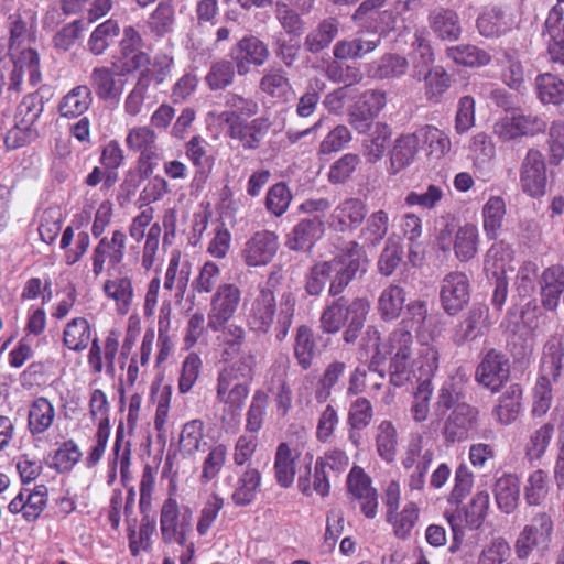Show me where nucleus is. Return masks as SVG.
Segmentation results:
<instances>
[{
    "mask_svg": "<svg viewBox=\"0 0 564 564\" xmlns=\"http://www.w3.org/2000/svg\"><path fill=\"white\" fill-rule=\"evenodd\" d=\"M382 357H389V379L403 387L413 379L435 377L441 354L436 346L417 343L409 328L395 326L381 345Z\"/></svg>",
    "mask_w": 564,
    "mask_h": 564,
    "instance_id": "1",
    "label": "nucleus"
},
{
    "mask_svg": "<svg viewBox=\"0 0 564 564\" xmlns=\"http://www.w3.org/2000/svg\"><path fill=\"white\" fill-rule=\"evenodd\" d=\"M366 263L364 247L359 242L350 240L338 250L333 260L319 261L310 268L304 279L305 292L310 296H319L335 267L336 273L330 280L328 294L336 297L345 291L360 271H366L364 268Z\"/></svg>",
    "mask_w": 564,
    "mask_h": 564,
    "instance_id": "2",
    "label": "nucleus"
},
{
    "mask_svg": "<svg viewBox=\"0 0 564 564\" xmlns=\"http://www.w3.org/2000/svg\"><path fill=\"white\" fill-rule=\"evenodd\" d=\"M296 303V295L292 291L284 292L278 313L274 291L265 286L260 288L248 311L249 330L257 335H267L273 328L275 340L282 343L292 327Z\"/></svg>",
    "mask_w": 564,
    "mask_h": 564,
    "instance_id": "3",
    "label": "nucleus"
},
{
    "mask_svg": "<svg viewBox=\"0 0 564 564\" xmlns=\"http://www.w3.org/2000/svg\"><path fill=\"white\" fill-rule=\"evenodd\" d=\"M254 368L256 357L250 354L218 370L215 383L216 401L223 405L225 412L240 415L250 393Z\"/></svg>",
    "mask_w": 564,
    "mask_h": 564,
    "instance_id": "4",
    "label": "nucleus"
},
{
    "mask_svg": "<svg viewBox=\"0 0 564 564\" xmlns=\"http://www.w3.org/2000/svg\"><path fill=\"white\" fill-rule=\"evenodd\" d=\"M193 511L191 507L178 502L170 489L167 498L160 509V532L165 544L176 543L188 545L187 540L192 531Z\"/></svg>",
    "mask_w": 564,
    "mask_h": 564,
    "instance_id": "5",
    "label": "nucleus"
},
{
    "mask_svg": "<svg viewBox=\"0 0 564 564\" xmlns=\"http://www.w3.org/2000/svg\"><path fill=\"white\" fill-rule=\"evenodd\" d=\"M554 535V521L547 511L535 512L530 522L520 531L516 542L514 552L519 560H527L534 550L546 552L550 550Z\"/></svg>",
    "mask_w": 564,
    "mask_h": 564,
    "instance_id": "6",
    "label": "nucleus"
},
{
    "mask_svg": "<svg viewBox=\"0 0 564 564\" xmlns=\"http://www.w3.org/2000/svg\"><path fill=\"white\" fill-rule=\"evenodd\" d=\"M546 129L547 122L542 116L516 109L495 122L494 134L499 140L508 142L521 138H533L544 133Z\"/></svg>",
    "mask_w": 564,
    "mask_h": 564,
    "instance_id": "7",
    "label": "nucleus"
},
{
    "mask_svg": "<svg viewBox=\"0 0 564 564\" xmlns=\"http://www.w3.org/2000/svg\"><path fill=\"white\" fill-rule=\"evenodd\" d=\"M242 301V291L231 282L217 286L212 294L207 313V327L213 333L220 332L237 314Z\"/></svg>",
    "mask_w": 564,
    "mask_h": 564,
    "instance_id": "8",
    "label": "nucleus"
},
{
    "mask_svg": "<svg viewBox=\"0 0 564 564\" xmlns=\"http://www.w3.org/2000/svg\"><path fill=\"white\" fill-rule=\"evenodd\" d=\"M9 51L11 56L35 61V11L18 10L9 17Z\"/></svg>",
    "mask_w": 564,
    "mask_h": 564,
    "instance_id": "9",
    "label": "nucleus"
},
{
    "mask_svg": "<svg viewBox=\"0 0 564 564\" xmlns=\"http://www.w3.org/2000/svg\"><path fill=\"white\" fill-rule=\"evenodd\" d=\"M347 498L350 506L359 507L367 519H375L378 513V491L372 487L370 476L362 467H351L346 479Z\"/></svg>",
    "mask_w": 564,
    "mask_h": 564,
    "instance_id": "10",
    "label": "nucleus"
},
{
    "mask_svg": "<svg viewBox=\"0 0 564 564\" xmlns=\"http://www.w3.org/2000/svg\"><path fill=\"white\" fill-rule=\"evenodd\" d=\"M126 145L132 152H138V171L142 177L153 174L159 161V148L156 134L147 126H138L130 129L126 137Z\"/></svg>",
    "mask_w": 564,
    "mask_h": 564,
    "instance_id": "11",
    "label": "nucleus"
},
{
    "mask_svg": "<svg viewBox=\"0 0 564 564\" xmlns=\"http://www.w3.org/2000/svg\"><path fill=\"white\" fill-rule=\"evenodd\" d=\"M127 248V235L121 229H116L109 236H102L94 247L90 254L91 271L95 278L101 275L108 269L121 265Z\"/></svg>",
    "mask_w": 564,
    "mask_h": 564,
    "instance_id": "12",
    "label": "nucleus"
},
{
    "mask_svg": "<svg viewBox=\"0 0 564 564\" xmlns=\"http://www.w3.org/2000/svg\"><path fill=\"white\" fill-rule=\"evenodd\" d=\"M279 249V236L274 231L262 229L253 232L246 240L240 257L246 267L260 268L270 264Z\"/></svg>",
    "mask_w": 564,
    "mask_h": 564,
    "instance_id": "13",
    "label": "nucleus"
},
{
    "mask_svg": "<svg viewBox=\"0 0 564 564\" xmlns=\"http://www.w3.org/2000/svg\"><path fill=\"white\" fill-rule=\"evenodd\" d=\"M358 311H369L370 303L365 297H355L349 301L344 295H338L329 304H327L319 318L321 328L324 333L336 334L338 333Z\"/></svg>",
    "mask_w": 564,
    "mask_h": 564,
    "instance_id": "14",
    "label": "nucleus"
},
{
    "mask_svg": "<svg viewBox=\"0 0 564 564\" xmlns=\"http://www.w3.org/2000/svg\"><path fill=\"white\" fill-rule=\"evenodd\" d=\"M470 300V281L464 272L447 273L440 285V302L448 315H457Z\"/></svg>",
    "mask_w": 564,
    "mask_h": 564,
    "instance_id": "15",
    "label": "nucleus"
},
{
    "mask_svg": "<svg viewBox=\"0 0 564 564\" xmlns=\"http://www.w3.org/2000/svg\"><path fill=\"white\" fill-rule=\"evenodd\" d=\"M520 185L522 192L532 198H541L546 193V164L538 149H529L521 163Z\"/></svg>",
    "mask_w": 564,
    "mask_h": 564,
    "instance_id": "16",
    "label": "nucleus"
},
{
    "mask_svg": "<svg viewBox=\"0 0 564 564\" xmlns=\"http://www.w3.org/2000/svg\"><path fill=\"white\" fill-rule=\"evenodd\" d=\"M271 128V122L265 117H253L251 120L241 119L226 124V137L235 140L246 151H254L261 148Z\"/></svg>",
    "mask_w": 564,
    "mask_h": 564,
    "instance_id": "17",
    "label": "nucleus"
},
{
    "mask_svg": "<svg viewBox=\"0 0 564 564\" xmlns=\"http://www.w3.org/2000/svg\"><path fill=\"white\" fill-rule=\"evenodd\" d=\"M510 360L508 356L495 348L489 349L476 369V380L497 392L509 380Z\"/></svg>",
    "mask_w": 564,
    "mask_h": 564,
    "instance_id": "18",
    "label": "nucleus"
},
{
    "mask_svg": "<svg viewBox=\"0 0 564 564\" xmlns=\"http://www.w3.org/2000/svg\"><path fill=\"white\" fill-rule=\"evenodd\" d=\"M237 73L240 76L247 75L251 66L260 67L270 58L268 45L254 35H245L230 50Z\"/></svg>",
    "mask_w": 564,
    "mask_h": 564,
    "instance_id": "19",
    "label": "nucleus"
},
{
    "mask_svg": "<svg viewBox=\"0 0 564 564\" xmlns=\"http://www.w3.org/2000/svg\"><path fill=\"white\" fill-rule=\"evenodd\" d=\"M119 348L120 336L116 329L109 330L102 343L98 338H94L87 355L90 372L93 375H100L105 370L107 375L113 376Z\"/></svg>",
    "mask_w": 564,
    "mask_h": 564,
    "instance_id": "20",
    "label": "nucleus"
},
{
    "mask_svg": "<svg viewBox=\"0 0 564 564\" xmlns=\"http://www.w3.org/2000/svg\"><path fill=\"white\" fill-rule=\"evenodd\" d=\"M17 469L23 487L9 503V510L11 513H22L26 522H32L35 520V503L32 501L35 495V484H33L35 479L34 463L25 455L19 459Z\"/></svg>",
    "mask_w": 564,
    "mask_h": 564,
    "instance_id": "21",
    "label": "nucleus"
},
{
    "mask_svg": "<svg viewBox=\"0 0 564 564\" xmlns=\"http://www.w3.org/2000/svg\"><path fill=\"white\" fill-rule=\"evenodd\" d=\"M35 97L26 95L20 102L15 113V124L8 131L4 144L8 149H18L35 140Z\"/></svg>",
    "mask_w": 564,
    "mask_h": 564,
    "instance_id": "22",
    "label": "nucleus"
},
{
    "mask_svg": "<svg viewBox=\"0 0 564 564\" xmlns=\"http://www.w3.org/2000/svg\"><path fill=\"white\" fill-rule=\"evenodd\" d=\"M185 155L195 169L192 184L197 188L203 187L216 162V156L212 152L209 143L203 137L194 135L185 143Z\"/></svg>",
    "mask_w": 564,
    "mask_h": 564,
    "instance_id": "23",
    "label": "nucleus"
},
{
    "mask_svg": "<svg viewBox=\"0 0 564 564\" xmlns=\"http://www.w3.org/2000/svg\"><path fill=\"white\" fill-rule=\"evenodd\" d=\"M366 216V203L357 197H348L333 209L329 226L341 234L354 231L365 221Z\"/></svg>",
    "mask_w": 564,
    "mask_h": 564,
    "instance_id": "24",
    "label": "nucleus"
},
{
    "mask_svg": "<svg viewBox=\"0 0 564 564\" xmlns=\"http://www.w3.org/2000/svg\"><path fill=\"white\" fill-rule=\"evenodd\" d=\"M225 109L220 112H209V117L226 124L241 119H251L259 113V102L237 91H227L224 95Z\"/></svg>",
    "mask_w": 564,
    "mask_h": 564,
    "instance_id": "25",
    "label": "nucleus"
},
{
    "mask_svg": "<svg viewBox=\"0 0 564 564\" xmlns=\"http://www.w3.org/2000/svg\"><path fill=\"white\" fill-rule=\"evenodd\" d=\"M131 458L132 445L127 436L123 422H120L116 430L115 443L109 458L110 471L108 475V484H112L117 478V466H119L121 481L126 484L131 479Z\"/></svg>",
    "mask_w": 564,
    "mask_h": 564,
    "instance_id": "26",
    "label": "nucleus"
},
{
    "mask_svg": "<svg viewBox=\"0 0 564 564\" xmlns=\"http://www.w3.org/2000/svg\"><path fill=\"white\" fill-rule=\"evenodd\" d=\"M324 234V223L318 217L300 220L286 235L285 246L292 251H310Z\"/></svg>",
    "mask_w": 564,
    "mask_h": 564,
    "instance_id": "27",
    "label": "nucleus"
},
{
    "mask_svg": "<svg viewBox=\"0 0 564 564\" xmlns=\"http://www.w3.org/2000/svg\"><path fill=\"white\" fill-rule=\"evenodd\" d=\"M191 278V263L182 261V252L173 250L164 274L163 288L173 293L177 303L182 302Z\"/></svg>",
    "mask_w": 564,
    "mask_h": 564,
    "instance_id": "28",
    "label": "nucleus"
},
{
    "mask_svg": "<svg viewBox=\"0 0 564 564\" xmlns=\"http://www.w3.org/2000/svg\"><path fill=\"white\" fill-rule=\"evenodd\" d=\"M154 341L155 329L153 327H149L142 336L141 345L138 350L126 358L127 366L124 383L128 388L134 387L138 380L145 373L153 354Z\"/></svg>",
    "mask_w": 564,
    "mask_h": 564,
    "instance_id": "29",
    "label": "nucleus"
},
{
    "mask_svg": "<svg viewBox=\"0 0 564 564\" xmlns=\"http://www.w3.org/2000/svg\"><path fill=\"white\" fill-rule=\"evenodd\" d=\"M478 410L467 403H458L447 417L443 435L447 443L466 438L468 431L476 424Z\"/></svg>",
    "mask_w": 564,
    "mask_h": 564,
    "instance_id": "30",
    "label": "nucleus"
},
{
    "mask_svg": "<svg viewBox=\"0 0 564 564\" xmlns=\"http://www.w3.org/2000/svg\"><path fill=\"white\" fill-rule=\"evenodd\" d=\"M427 22L434 35L441 41L455 42L462 36L460 20L453 9L434 8L427 15Z\"/></svg>",
    "mask_w": 564,
    "mask_h": 564,
    "instance_id": "31",
    "label": "nucleus"
},
{
    "mask_svg": "<svg viewBox=\"0 0 564 564\" xmlns=\"http://www.w3.org/2000/svg\"><path fill=\"white\" fill-rule=\"evenodd\" d=\"M259 90L275 104L288 102L294 94L288 73L282 67L265 69L259 80Z\"/></svg>",
    "mask_w": 564,
    "mask_h": 564,
    "instance_id": "32",
    "label": "nucleus"
},
{
    "mask_svg": "<svg viewBox=\"0 0 564 564\" xmlns=\"http://www.w3.org/2000/svg\"><path fill=\"white\" fill-rule=\"evenodd\" d=\"M301 453L292 448L290 443L281 442L274 453L273 473L276 484L284 489L291 488L295 481L296 464Z\"/></svg>",
    "mask_w": 564,
    "mask_h": 564,
    "instance_id": "33",
    "label": "nucleus"
},
{
    "mask_svg": "<svg viewBox=\"0 0 564 564\" xmlns=\"http://www.w3.org/2000/svg\"><path fill=\"white\" fill-rule=\"evenodd\" d=\"M172 327V304L164 300L159 312L158 319V351L154 357L155 368H161L172 356L175 344Z\"/></svg>",
    "mask_w": 564,
    "mask_h": 564,
    "instance_id": "34",
    "label": "nucleus"
},
{
    "mask_svg": "<svg viewBox=\"0 0 564 564\" xmlns=\"http://www.w3.org/2000/svg\"><path fill=\"white\" fill-rule=\"evenodd\" d=\"M540 286L543 307L549 311L556 310L564 293V265L553 264L546 268L542 272Z\"/></svg>",
    "mask_w": 564,
    "mask_h": 564,
    "instance_id": "35",
    "label": "nucleus"
},
{
    "mask_svg": "<svg viewBox=\"0 0 564 564\" xmlns=\"http://www.w3.org/2000/svg\"><path fill=\"white\" fill-rule=\"evenodd\" d=\"M37 496L40 497L37 500V518L47 509L45 518L62 520L76 509V502L68 494H56L52 490V498H50L47 488L45 486H37Z\"/></svg>",
    "mask_w": 564,
    "mask_h": 564,
    "instance_id": "36",
    "label": "nucleus"
},
{
    "mask_svg": "<svg viewBox=\"0 0 564 564\" xmlns=\"http://www.w3.org/2000/svg\"><path fill=\"white\" fill-rule=\"evenodd\" d=\"M262 481L261 473L250 464L239 474L235 489L230 496L236 507L250 506L260 490Z\"/></svg>",
    "mask_w": 564,
    "mask_h": 564,
    "instance_id": "37",
    "label": "nucleus"
},
{
    "mask_svg": "<svg viewBox=\"0 0 564 564\" xmlns=\"http://www.w3.org/2000/svg\"><path fill=\"white\" fill-rule=\"evenodd\" d=\"M312 456L305 466V473L300 474L297 478L299 491L311 497L313 494L325 498L330 494V481L327 471L322 467V462H315L314 471H312Z\"/></svg>",
    "mask_w": 564,
    "mask_h": 564,
    "instance_id": "38",
    "label": "nucleus"
},
{
    "mask_svg": "<svg viewBox=\"0 0 564 564\" xmlns=\"http://www.w3.org/2000/svg\"><path fill=\"white\" fill-rule=\"evenodd\" d=\"M406 291L398 283H390L380 292L377 310L383 322L397 321L404 310Z\"/></svg>",
    "mask_w": 564,
    "mask_h": 564,
    "instance_id": "39",
    "label": "nucleus"
},
{
    "mask_svg": "<svg viewBox=\"0 0 564 564\" xmlns=\"http://www.w3.org/2000/svg\"><path fill=\"white\" fill-rule=\"evenodd\" d=\"M523 390L520 384H510L499 397L492 410L496 421L502 425H510L519 417L522 411Z\"/></svg>",
    "mask_w": 564,
    "mask_h": 564,
    "instance_id": "40",
    "label": "nucleus"
},
{
    "mask_svg": "<svg viewBox=\"0 0 564 564\" xmlns=\"http://www.w3.org/2000/svg\"><path fill=\"white\" fill-rule=\"evenodd\" d=\"M419 151V135L406 133L399 135L390 152V164L388 172L395 175L410 166Z\"/></svg>",
    "mask_w": 564,
    "mask_h": 564,
    "instance_id": "41",
    "label": "nucleus"
},
{
    "mask_svg": "<svg viewBox=\"0 0 564 564\" xmlns=\"http://www.w3.org/2000/svg\"><path fill=\"white\" fill-rule=\"evenodd\" d=\"M340 21L336 17L322 19L304 39V47L312 54H317L327 48L339 33Z\"/></svg>",
    "mask_w": 564,
    "mask_h": 564,
    "instance_id": "42",
    "label": "nucleus"
},
{
    "mask_svg": "<svg viewBox=\"0 0 564 564\" xmlns=\"http://www.w3.org/2000/svg\"><path fill=\"white\" fill-rule=\"evenodd\" d=\"M514 260L512 247L503 240L494 242L484 259V271L488 278L506 276L508 269L512 270Z\"/></svg>",
    "mask_w": 564,
    "mask_h": 564,
    "instance_id": "43",
    "label": "nucleus"
},
{
    "mask_svg": "<svg viewBox=\"0 0 564 564\" xmlns=\"http://www.w3.org/2000/svg\"><path fill=\"white\" fill-rule=\"evenodd\" d=\"M496 503L499 510L506 514L513 513L520 499V480L517 475L505 473L494 486Z\"/></svg>",
    "mask_w": 564,
    "mask_h": 564,
    "instance_id": "44",
    "label": "nucleus"
},
{
    "mask_svg": "<svg viewBox=\"0 0 564 564\" xmlns=\"http://www.w3.org/2000/svg\"><path fill=\"white\" fill-rule=\"evenodd\" d=\"M116 72L108 66L95 67L90 74V84L100 100H119L123 91V82L118 80Z\"/></svg>",
    "mask_w": 564,
    "mask_h": 564,
    "instance_id": "45",
    "label": "nucleus"
},
{
    "mask_svg": "<svg viewBox=\"0 0 564 564\" xmlns=\"http://www.w3.org/2000/svg\"><path fill=\"white\" fill-rule=\"evenodd\" d=\"M420 507L416 502H406L401 510L386 512V521L392 528L394 536L399 540H408L419 522Z\"/></svg>",
    "mask_w": 564,
    "mask_h": 564,
    "instance_id": "46",
    "label": "nucleus"
},
{
    "mask_svg": "<svg viewBox=\"0 0 564 564\" xmlns=\"http://www.w3.org/2000/svg\"><path fill=\"white\" fill-rule=\"evenodd\" d=\"M93 104L91 89L87 85H78L72 88L58 104V113L67 119L83 116Z\"/></svg>",
    "mask_w": 564,
    "mask_h": 564,
    "instance_id": "47",
    "label": "nucleus"
},
{
    "mask_svg": "<svg viewBox=\"0 0 564 564\" xmlns=\"http://www.w3.org/2000/svg\"><path fill=\"white\" fill-rule=\"evenodd\" d=\"M405 317L399 323L398 326L408 328L415 326L416 336L424 337L427 335L431 339L435 334L431 329L432 317L429 314V304L426 301L415 299L410 301L405 306Z\"/></svg>",
    "mask_w": 564,
    "mask_h": 564,
    "instance_id": "48",
    "label": "nucleus"
},
{
    "mask_svg": "<svg viewBox=\"0 0 564 564\" xmlns=\"http://www.w3.org/2000/svg\"><path fill=\"white\" fill-rule=\"evenodd\" d=\"M107 299L116 303L118 313L127 314L133 301L134 290L132 279L128 275H118L107 279L102 285Z\"/></svg>",
    "mask_w": 564,
    "mask_h": 564,
    "instance_id": "49",
    "label": "nucleus"
},
{
    "mask_svg": "<svg viewBox=\"0 0 564 564\" xmlns=\"http://www.w3.org/2000/svg\"><path fill=\"white\" fill-rule=\"evenodd\" d=\"M435 458L434 449L424 448V437L421 433H413L401 456V466L404 470L417 467H431Z\"/></svg>",
    "mask_w": 564,
    "mask_h": 564,
    "instance_id": "50",
    "label": "nucleus"
},
{
    "mask_svg": "<svg viewBox=\"0 0 564 564\" xmlns=\"http://www.w3.org/2000/svg\"><path fill=\"white\" fill-rule=\"evenodd\" d=\"M120 24L118 20L109 18L98 24L91 32L87 46L91 54L102 55L120 35Z\"/></svg>",
    "mask_w": 564,
    "mask_h": 564,
    "instance_id": "51",
    "label": "nucleus"
},
{
    "mask_svg": "<svg viewBox=\"0 0 564 564\" xmlns=\"http://www.w3.org/2000/svg\"><path fill=\"white\" fill-rule=\"evenodd\" d=\"M124 151L117 140H110L101 148L99 163L106 169L105 189L111 188L118 182V169L124 163Z\"/></svg>",
    "mask_w": 564,
    "mask_h": 564,
    "instance_id": "52",
    "label": "nucleus"
},
{
    "mask_svg": "<svg viewBox=\"0 0 564 564\" xmlns=\"http://www.w3.org/2000/svg\"><path fill=\"white\" fill-rule=\"evenodd\" d=\"M294 358L302 370L313 366L316 355V340L312 328L307 325H300L293 344Z\"/></svg>",
    "mask_w": 564,
    "mask_h": 564,
    "instance_id": "53",
    "label": "nucleus"
},
{
    "mask_svg": "<svg viewBox=\"0 0 564 564\" xmlns=\"http://www.w3.org/2000/svg\"><path fill=\"white\" fill-rule=\"evenodd\" d=\"M175 24V8L171 0L160 1L149 14L147 26L150 33L162 39L173 31Z\"/></svg>",
    "mask_w": 564,
    "mask_h": 564,
    "instance_id": "54",
    "label": "nucleus"
},
{
    "mask_svg": "<svg viewBox=\"0 0 564 564\" xmlns=\"http://www.w3.org/2000/svg\"><path fill=\"white\" fill-rule=\"evenodd\" d=\"M479 232L474 224H465L455 232L453 249L456 258L462 262L471 260L478 251Z\"/></svg>",
    "mask_w": 564,
    "mask_h": 564,
    "instance_id": "55",
    "label": "nucleus"
},
{
    "mask_svg": "<svg viewBox=\"0 0 564 564\" xmlns=\"http://www.w3.org/2000/svg\"><path fill=\"white\" fill-rule=\"evenodd\" d=\"M218 336L221 358L224 361H231L238 357L246 344L247 330L238 324H227Z\"/></svg>",
    "mask_w": 564,
    "mask_h": 564,
    "instance_id": "56",
    "label": "nucleus"
},
{
    "mask_svg": "<svg viewBox=\"0 0 564 564\" xmlns=\"http://www.w3.org/2000/svg\"><path fill=\"white\" fill-rule=\"evenodd\" d=\"M445 54L455 64L465 67H482L491 62L489 53L473 44L449 46Z\"/></svg>",
    "mask_w": 564,
    "mask_h": 564,
    "instance_id": "57",
    "label": "nucleus"
},
{
    "mask_svg": "<svg viewBox=\"0 0 564 564\" xmlns=\"http://www.w3.org/2000/svg\"><path fill=\"white\" fill-rule=\"evenodd\" d=\"M174 65V58L166 53H158L150 57V63L143 68L137 80L150 87L151 83L156 86L163 84L170 76Z\"/></svg>",
    "mask_w": 564,
    "mask_h": 564,
    "instance_id": "58",
    "label": "nucleus"
},
{
    "mask_svg": "<svg viewBox=\"0 0 564 564\" xmlns=\"http://www.w3.org/2000/svg\"><path fill=\"white\" fill-rule=\"evenodd\" d=\"M554 432V424L546 422L529 433L524 444V454L528 460H539L544 456L551 444Z\"/></svg>",
    "mask_w": 564,
    "mask_h": 564,
    "instance_id": "59",
    "label": "nucleus"
},
{
    "mask_svg": "<svg viewBox=\"0 0 564 564\" xmlns=\"http://www.w3.org/2000/svg\"><path fill=\"white\" fill-rule=\"evenodd\" d=\"M550 476L543 469L531 471L527 478L523 497L525 503L530 507L541 506L550 494Z\"/></svg>",
    "mask_w": 564,
    "mask_h": 564,
    "instance_id": "60",
    "label": "nucleus"
},
{
    "mask_svg": "<svg viewBox=\"0 0 564 564\" xmlns=\"http://www.w3.org/2000/svg\"><path fill=\"white\" fill-rule=\"evenodd\" d=\"M506 203L500 196H491L482 207L484 231L489 240H496L502 228Z\"/></svg>",
    "mask_w": 564,
    "mask_h": 564,
    "instance_id": "61",
    "label": "nucleus"
},
{
    "mask_svg": "<svg viewBox=\"0 0 564 564\" xmlns=\"http://www.w3.org/2000/svg\"><path fill=\"white\" fill-rule=\"evenodd\" d=\"M539 100L544 105L560 106L564 102V80L552 73H543L535 78Z\"/></svg>",
    "mask_w": 564,
    "mask_h": 564,
    "instance_id": "62",
    "label": "nucleus"
},
{
    "mask_svg": "<svg viewBox=\"0 0 564 564\" xmlns=\"http://www.w3.org/2000/svg\"><path fill=\"white\" fill-rule=\"evenodd\" d=\"M64 345L74 351L86 349L91 343V326L84 317H75L69 321L63 333Z\"/></svg>",
    "mask_w": 564,
    "mask_h": 564,
    "instance_id": "63",
    "label": "nucleus"
},
{
    "mask_svg": "<svg viewBox=\"0 0 564 564\" xmlns=\"http://www.w3.org/2000/svg\"><path fill=\"white\" fill-rule=\"evenodd\" d=\"M452 86V77L443 66H434L424 76V94L431 104H440Z\"/></svg>",
    "mask_w": 564,
    "mask_h": 564,
    "instance_id": "64",
    "label": "nucleus"
}]
</instances>
